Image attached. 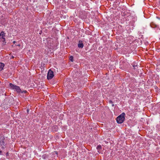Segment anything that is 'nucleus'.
<instances>
[{"label": "nucleus", "mask_w": 160, "mask_h": 160, "mask_svg": "<svg viewBox=\"0 0 160 160\" xmlns=\"http://www.w3.org/2000/svg\"><path fill=\"white\" fill-rule=\"evenodd\" d=\"M9 87L10 89L16 91L18 93L20 92L22 93L23 92L26 93L27 92L26 90L22 91L19 86L12 84V83H9Z\"/></svg>", "instance_id": "nucleus-1"}, {"label": "nucleus", "mask_w": 160, "mask_h": 160, "mask_svg": "<svg viewBox=\"0 0 160 160\" xmlns=\"http://www.w3.org/2000/svg\"><path fill=\"white\" fill-rule=\"evenodd\" d=\"M125 114L122 113L117 118V122L118 123H122L125 119Z\"/></svg>", "instance_id": "nucleus-2"}, {"label": "nucleus", "mask_w": 160, "mask_h": 160, "mask_svg": "<svg viewBox=\"0 0 160 160\" xmlns=\"http://www.w3.org/2000/svg\"><path fill=\"white\" fill-rule=\"evenodd\" d=\"M5 33L3 31L1 32L0 33V40L3 42H5Z\"/></svg>", "instance_id": "nucleus-3"}, {"label": "nucleus", "mask_w": 160, "mask_h": 160, "mask_svg": "<svg viewBox=\"0 0 160 160\" xmlns=\"http://www.w3.org/2000/svg\"><path fill=\"white\" fill-rule=\"evenodd\" d=\"M54 76L53 72L51 70H49L47 74V79L48 80L51 79Z\"/></svg>", "instance_id": "nucleus-4"}, {"label": "nucleus", "mask_w": 160, "mask_h": 160, "mask_svg": "<svg viewBox=\"0 0 160 160\" xmlns=\"http://www.w3.org/2000/svg\"><path fill=\"white\" fill-rule=\"evenodd\" d=\"M5 139L4 138H2L0 140V144L2 146H5Z\"/></svg>", "instance_id": "nucleus-5"}, {"label": "nucleus", "mask_w": 160, "mask_h": 160, "mask_svg": "<svg viewBox=\"0 0 160 160\" xmlns=\"http://www.w3.org/2000/svg\"><path fill=\"white\" fill-rule=\"evenodd\" d=\"M78 47L82 48L83 47V45L82 41L80 40L78 44Z\"/></svg>", "instance_id": "nucleus-6"}, {"label": "nucleus", "mask_w": 160, "mask_h": 160, "mask_svg": "<svg viewBox=\"0 0 160 160\" xmlns=\"http://www.w3.org/2000/svg\"><path fill=\"white\" fill-rule=\"evenodd\" d=\"M4 64L2 63H0V71H1L3 68Z\"/></svg>", "instance_id": "nucleus-7"}, {"label": "nucleus", "mask_w": 160, "mask_h": 160, "mask_svg": "<svg viewBox=\"0 0 160 160\" xmlns=\"http://www.w3.org/2000/svg\"><path fill=\"white\" fill-rule=\"evenodd\" d=\"M101 148H102V147H101V145H99L97 147V149L98 150H100L101 149Z\"/></svg>", "instance_id": "nucleus-8"}, {"label": "nucleus", "mask_w": 160, "mask_h": 160, "mask_svg": "<svg viewBox=\"0 0 160 160\" xmlns=\"http://www.w3.org/2000/svg\"><path fill=\"white\" fill-rule=\"evenodd\" d=\"M70 60L72 62H73V57L72 56H71L69 57Z\"/></svg>", "instance_id": "nucleus-9"}, {"label": "nucleus", "mask_w": 160, "mask_h": 160, "mask_svg": "<svg viewBox=\"0 0 160 160\" xmlns=\"http://www.w3.org/2000/svg\"><path fill=\"white\" fill-rule=\"evenodd\" d=\"M6 155L7 156H8L9 155V153L8 152H7L6 154Z\"/></svg>", "instance_id": "nucleus-10"}, {"label": "nucleus", "mask_w": 160, "mask_h": 160, "mask_svg": "<svg viewBox=\"0 0 160 160\" xmlns=\"http://www.w3.org/2000/svg\"><path fill=\"white\" fill-rule=\"evenodd\" d=\"M27 112L28 113V112H29V110H28V109H27Z\"/></svg>", "instance_id": "nucleus-11"}, {"label": "nucleus", "mask_w": 160, "mask_h": 160, "mask_svg": "<svg viewBox=\"0 0 160 160\" xmlns=\"http://www.w3.org/2000/svg\"><path fill=\"white\" fill-rule=\"evenodd\" d=\"M55 153L56 154L57 156V153L56 152H55Z\"/></svg>", "instance_id": "nucleus-12"}, {"label": "nucleus", "mask_w": 160, "mask_h": 160, "mask_svg": "<svg viewBox=\"0 0 160 160\" xmlns=\"http://www.w3.org/2000/svg\"><path fill=\"white\" fill-rule=\"evenodd\" d=\"M14 58V57L12 56V58Z\"/></svg>", "instance_id": "nucleus-13"}, {"label": "nucleus", "mask_w": 160, "mask_h": 160, "mask_svg": "<svg viewBox=\"0 0 160 160\" xmlns=\"http://www.w3.org/2000/svg\"><path fill=\"white\" fill-rule=\"evenodd\" d=\"M2 151H0V154L1 153Z\"/></svg>", "instance_id": "nucleus-14"}, {"label": "nucleus", "mask_w": 160, "mask_h": 160, "mask_svg": "<svg viewBox=\"0 0 160 160\" xmlns=\"http://www.w3.org/2000/svg\"><path fill=\"white\" fill-rule=\"evenodd\" d=\"M15 41H14V42H13V43H15Z\"/></svg>", "instance_id": "nucleus-15"}, {"label": "nucleus", "mask_w": 160, "mask_h": 160, "mask_svg": "<svg viewBox=\"0 0 160 160\" xmlns=\"http://www.w3.org/2000/svg\"><path fill=\"white\" fill-rule=\"evenodd\" d=\"M133 67H134V68H135L134 66H133Z\"/></svg>", "instance_id": "nucleus-16"}, {"label": "nucleus", "mask_w": 160, "mask_h": 160, "mask_svg": "<svg viewBox=\"0 0 160 160\" xmlns=\"http://www.w3.org/2000/svg\"><path fill=\"white\" fill-rule=\"evenodd\" d=\"M1 82L0 81V83Z\"/></svg>", "instance_id": "nucleus-17"}]
</instances>
